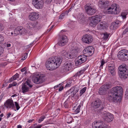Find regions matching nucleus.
Masks as SVG:
<instances>
[{
    "instance_id": "obj_1",
    "label": "nucleus",
    "mask_w": 128,
    "mask_h": 128,
    "mask_svg": "<svg viewBox=\"0 0 128 128\" xmlns=\"http://www.w3.org/2000/svg\"><path fill=\"white\" fill-rule=\"evenodd\" d=\"M98 4L100 8L104 9L106 12L108 14H117L120 11V8L116 3H113L110 6H109L108 1H100Z\"/></svg>"
},
{
    "instance_id": "obj_2",
    "label": "nucleus",
    "mask_w": 128,
    "mask_h": 128,
    "mask_svg": "<svg viewBox=\"0 0 128 128\" xmlns=\"http://www.w3.org/2000/svg\"><path fill=\"white\" fill-rule=\"evenodd\" d=\"M62 61V57L52 56L48 58L46 63V66L47 70H53L58 68Z\"/></svg>"
},
{
    "instance_id": "obj_3",
    "label": "nucleus",
    "mask_w": 128,
    "mask_h": 128,
    "mask_svg": "<svg viewBox=\"0 0 128 128\" xmlns=\"http://www.w3.org/2000/svg\"><path fill=\"white\" fill-rule=\"evenodd\" d=\"M123 91L122 88L120 86L114 87L109 94L108 98L114 102H120Z\"/></svg>"
},
{
    "instance_id": "obj_4",
    "label": "nucleus",
    "mask_w": 128,
    "mask_h": 128,
    "mask_svg": "<svg viewBox=\"0 0 128 128\" xmlns=\"http://www.w3.org/2000/svg\"><path fill=\"white\" fill-rule=\"evenodd\" d=\"M112 86V84L110 82L106 83L100 88L98 93L100 95H105L107 94L108 90L111 88Z\"/></svg>"
},
{
    "instance_id": "obj_5",
    "label": "nucleus",
    "mask_w": 128,
    "mask_h": 128,
    "mask_svg": "<svg viewBox=\"0 0 128 128\" xmlns=\"http://www.w3.org/2000/svg\"><path fill=\"white\" fill-rule=\"evenodd\" d=\"M102 18V16L99 15L92 16L90 19V25L92 26H95L99 22L101 21Z\"/></svg>"
},
{
    "instance_id": "obj_6",
    "label": "nucleus",
    "mask_w": 128,
    "mask_h": 128,
    "mask_svg": "<svg viewBox=\"0 0 128 128\" xmlns=\"http://www.w3.org/2000/svg\"><path fill=\"white\" fill-rule=\"evenodd\" d=\"M85 9L87 13L90 15L94 14L96 12V10L92 6L87 4L85 6Z\"/></svg>"
},
{
    "instance_id": "obj_7",
    "label": "nucleus",
    "mask_w": 128,
    "mask_h": 128,
    "mask_svg": "<svg viewBox=\"0 0 128 128\" xmlns=\"http://www.w3.org/2000/svg\"><path fill=\"white\" fill-rule=\"evenodd\" d=\"M38 22H28L26 24L27 27L30 30H34L38 29Z\"/></svg>"
},
{
    "instance_id": "obj_8",
    "label": "nucleus",
    "mask_w": 128,
    "mask_h": 128,
    "mask_svg": "<svg viewBox=\"0 0 128 128\" xmlns=\"http://www.w3.org/2000/svg\"><path fill=\"white\" fill-rule=\"evenodd\" d=\"M32 4L38 9H42L44 6V3L42 0H32Z\"/></svg>"
},
{
    "instance_id": "obj_9",
    "label": "nucleus",
    "mask_w": 128,
    "mask_h": 128,
    "mask_svg": "<svg viewBox=\"0 0 128 128\" xmlns=\"http://www.w3.org/2000/svg\"><path fill=\"white\" fill-rule=\"evenodd\" d=\"M82 40L84 43L89 44L93 41L94 38L92 36L86 34L83 35Z\"/></svg>"
},
{
    "instance_id": "obj_10",
    "label": "nucleus",
    "mask_w": 128,
    "mask_h": 128,
    "mask_svg": "<svg viewBox=\"0 0 128 128\" xmlns=\"http://www.w3.org/2000/svg\"><path fill=\"white\" fill-rule=\"evenodd\" d=\"M44 77L41 74H37L33 78L32 81L34 83L37 84L42 83L44 81Z\"/></svg>"
},
{
    "instance_id": "obj_11",
    "label": "nucleus",
    "mask_w": 128,
    "mask_h": 128,
    "mask_svg": "<svg viewBox=\"0 0 128 128\" xmlns=\"http://www.w3.org/2000/svg\"><path fill=\"white\" fill-rule=\"evenodd\" d=\"M27 85L30 88H32V85L30 82L29 80H28L22 86V91L23 93H24L29 91V88Z\"/></svg>"
},
{
    "instance_id": "obj_12",
    "label": "nucleus",
    "mask_w": 128,
    "mask_h": 128,
    "mask_svg": "<svg viewBox=\"0 0 128 128\" xmlns=\"http://www.w3.org/2000/svg\"><path fill=\"white\" fill-rule=\"evenodd\" d=\"M94 48L92 46H88L83 51L84 54H89L90 56L92 55L94 52Z\"/></svg>"
},
{
    "instance_id": "obj_13",
    "label": "nucleus",
    "mask_w": 128,
    "mask_h": 128,
    "mask_svg": "<svg viewBox=\"0 0 128 128\" xmlns=\"http://www.w3.org/2000/svg\"><path fill=\"white\" fill-rule=\"evenodd\" d=\"M103 117L104 120L108 122H110L113 120V115L109 112L104 114L103 115Z\"/></svg>"
},
{
    "instance_id": "obj_14",
    "label": "nucleus",
    "mask_w": 128,
    "mask_h": 128,
    "mask_svg": "<svg viewBox=\"0 0 128 128\" xmlns=\"http://www.w3.org/2000/svg\"><path fill=\"white\" fill-rule=\"evenodd\" d=\"M39 17L38 14L36 12L30 13L28 16V18L30 21H33L37 20Z\"/></svg>"
},
{
    "instance_id": "obj_15",
    "label": "nucleus",
    "mask_w": 128,
    "mask_h": 128,
    "mask_svg": "<svg viewBox=\"0 0 128 128\" xmlns=\"http://www.w3.org/2000/svg\"><path fill=\"white\" fill-rule=\"evenodd\" d=\"M68 39L67 36L65 35H63L62 36L61 39L58 44L60 46H64L68 42Z\"/></svg>"
},
{
    "instance_id": "obj_16",
    "label": "nucleus",
    "mask_w": 128,
    "mask_h": 128,
    "mask_svg": "<svg viewBox=\"0 0 128 128\" xmlns=\"http://www.w3.org/2000/svg\"><path fill=\"white\" fill-rule=\"evenodd\" d=\"M5 105L7 108L14 109L15 108L13 102L11 99H8L6 101Z\"/></svg>"
},
{
    "instance_id": "obj_17",
    "label": "nucleus",
    "mask_w": 128,
    "mask_h": 128,
    "mask_svg": "<svg viewBox=\"0 0 128 128\" xmlns=\"http://www.w3.org/2000/svg\"><path fill=\"white\" fill-rule=\"evenodd\" d=\"M72 64L70 62H66L64 64L62 69L64 72H66L67 71L69 70L71 67Z\"/></svg>"
},
{
    "instance_id": "obj_18",
    "label": "nucleus",
    "mask_w": 128,
    "mask_h": 128,
    "mask_svg": "<svg viewBox=\"0 0 128 128\" xmlns=\"http://www.w3.org/2000/svg\"><path fill=\"white\" fill-rule=\"evenodd\" d=\"M93 128H107L106 127L102 126V122L96 121L92 124Z\"/></svg>"
},
{
    "instance_id": "obj_19",
    "label": "nucleus",
    "mask_w": 128,
    "mask_h": 128,
    "mask_svg": "<svg viewBox=\"0 0 128 128\" xmlns=\"http://www.w3.org/2000/svg\"><path fill=\"white\" fill-rule=\"evenodd\" d=\"M119 70L118 72H120L121 74L122 72H128V67L127 66L123 64L120 66L118 68Z\"/></svg>"
},
{
    "instance_id": "obj_20",
    "label": "nucleus",
    "mask_w": 128,
    "mask_h": 128,
    "mask_svg": "<svg viewBox=\"0 0 128 128\" xmlns=\"http://www.w3.org/2000/svg\"><path fill=\"white\" fill-rule=\"evenodd\" d=\"M80 52V50L77 47L75 46V48H72L71 52L70 53L69 56H72L77 55Z\"/></svg>"
},
{
    "instance_id": "obj_21",
    "label": "nucleus",
    "mask_w": 128,
    "mask_h": 128,
    "mask_svg": "<svg viewBox=\"0 0 128 128\" xmlns=\"http://www.w3.org/2000/svg\"><path fill=\"white\" fill-rule=\"evenodd\" d=\"M101 102L100 100H96L94 102L93 107L94 108H99L100 110H102L104 107L103 106L101 107Z\"/></svg>"
},
{
    "instance_id": "obj_22",
    "label": "nucleus",
    "mask_w": 128,
    "mask_h": 128,
    "mask_svg": "<svg viewBox=\"0 0 128 128\" xmlns=\"http://www.w3.org/2000/svg\"><path fill=\"white\" fill-rule=\"evenodd\" d=\"M24 29L22 26H18L14 30V36H16L20 33H24L23 31Z\"/></svg>"
},
{
    "instance_id": "obj_23",
    "label": "nucleus",
    "mask_w": 128,
    "mask_h": 128,
    "mask_svg": "<svg viewBox=\"0 0 128 128\" xmlns=\"http://www.w3.org/2000/svg\"><path fill=\"white\" fill-rule=\"evenodd\" d=\"M86 60V57H83L78 60H76L75 61V65L76 66H78L85 62Z\"/></svg>"
},
{
    "instance_id": "obj_24",
    "label": "nucleus",
    "mask_w": 128,
    "mask_h": 128,
    "mask_svg": "<svg viewBox=\"0 0 128 128\" xmlns=\"http://www.w3.org/2000/svg\"><path fill=\"white\" fill-rule=\"evenodd\" d=\"M118 56H128V50H121L118 52Z\"/></svg>"
},
{
    "instance_id": "obj_25",
    "label": "nucleus",
    "mask_w": 128,
    "mask_h": 128,
    "mask_svg": "<svg viewBox=\"0 0 128 128\" xmlns=\"http://www.w3.org/2000/svg\"><path fill=\"white\" fill-rule=\"evenodd\" d=\"M79 90L78 87H73L70 90L71 92L72 96L73 97L76 93Z\"/></svg>"
},
{
    "instance_id": "obj_26",
    "label": "nucleus",
    "mask_w": 128,
    "mask_h": 128,
    "mask_svg": "<svg viewBox=\"0 0 128 128\" xmlns=\"http://www.w3.org/2000/svg\"><path fill=\"white\" fill-rule=\"evenodd\" d=\"M120 78L122 79H125L128 76V72H122L121 74L120 72H118Z\"/></svg>"
},
{
    "instance_id": "obj_27",
    "label": "nucleus",
    "mask_w": 128,
    "mask_h": 128,
    "mask_svg": "<svg viewBox=\"0 0 128 128\" xmlns=\"http://www.w3.org/2000/svg\"><path fill=\"white\" fill-rule=\"evenodd\" d=\"M98 26L100 27V29H104L106 28L107 25L105 22H101L100 23Z\"/></svg>"
},
{
    "instance_id": "obj_28",
    "label": "nucleus",
    "mask_w": 128,
    "mask_h": 128,
    "mask_svg": "<svg viewBox=\"0 0 128 128\" xmlns=\"http://www.w3.org/2000/svg\"><path fill=\"white\" fill-rule=\"evenodd\" d=\"M69 54L66 51L62 50L60 52H59V55L62 56H69Z\"/></svg>"
},
{
    "instance_id": "obj_29",
    "label": "nucleus",
    "mask_w": 128,
    "mask_h": 128,
    "mask_svg": "<svg viewBox=\"0 0 128 128\" xmlns=\"http://www.w3.org/2000/svg\"><path fill=\"white\" fill-rule=\"evenodd\" d=\"M19 76L18 74L16 73L15 75L13 76L10 79L9 81L10 82L12 81L13 80H16Z\"/></svg>"
},
{
    "instance_id": "obj_30",
    "label": "nucleus",
    "mask_w": 128,
    "mask_h": 128,
    "mask_svg": "<svg viewBox=\"0 0 128 128\" xmlns=\"http://www.w3.org/2000/svg\"><path fill=\"white\" fill-rule=\"evenodd\" d=\"M118 58L122 61H127L128 60V56H119Z\"/></svg>"
},
{
    "instance_id": "obj_31",
    "label": "nucleus",
    "mask_w": 128,
    "mask_h": 128,
    "mask_svg": "<svg viewBox=\"0 0 128 128\" xmlns=\"http://www.w3.org/2000/svg\"><path fill=\"white\" fill-rule=\"evenodd\" d=\"M70 102L68 99H67L64 104V106L66 108H68Z\"/></svg>"
},
{
    "instance_id": "obj_32",
    "label": "nucleus",
    "mask_w": 128,
    "mask_h": 128,
    "mask_svg": "<svg viewBox=\"0 0 128 128\" xmlns=\"http://www.w3.org/2000/svg\"><path fill=\"white\" fill-rule=\"evenodd\" d=\"M128 14V12L124 11L122 12L121 15L123 18H125L126 17V16Z\"/></svg>"
},
{
    "instance_id": "obj_33",
    "label": "nucleus",
    "mask_w": 128,
    "mask_h": 128,
    "mask_svg": "<svg viewBox=\"0 0 128 128\" xmlns=\"http://www.w3.org/2000/svg\"><path fill=\"white\" fill-rule=\"evenodd\" d=\"M104 36L102 38L103 40H106L108 38L109 34L107 33L106 32L104 33L103 34Z\"/></svg>"
},
{
    "instance_id": "obj_34",
    "label": "nucleus",
    "mask_w": 128,
    "mask_h": 128,
    "mask_svg": "<svg viewBox=\"0 0 128 128\" xmlns=\"http://www.w3.org/2000/svg\"><path fill=\"white\" fill-rule=\"evenodd\" d=\"M107 61H106L105 60H104V59H102L101 61V64L100 66V68H103V66L104 64L107 62Z\"/></svg>"
},
{
    "instance_id": "obj_35",
    "label": "nucleus",
    "mask_w": 128,
    "mask_h": 128,
    "mask_svg": "<svg viewBox=\"0 0 128 128\" xmlns=\"http://www.w3.org/2000/svg\"><path fill=\"white\" fill-rule=\"evenodd\" d=\"M86 88L84 87L80 91V96H81L86 91Z\"/></svg>"
},
{
    "instance_id": "obj_36",
    "label": "nucleus",
    "mask_w": 128,
    "mask_h": 128,
    "mask_svg": "<svg viewBox=\"0 0 128 128\" xmlns=\"http://www.w3.org/2000/svg\"><path fill=\"white\" fill-rule=\"evenodd\" d=\"M114 68H108V70L110 72L111 74H112L113 73H114Z\"/></svg>"
},
{
    "instance_id": "obj_37",
    "label": "nucleus",
    "mask_w": 128,
    "mask_h": 128,
    "mask_svg": "<svg viewBox=\"0 0 128 128\" xmlns=\"http://www.w3.org/2000/svg\"><path fill=\"white\" fill-rule=\"evenodd\" d=\"M45 117L44 116H43L40 117L38 120V122L39 123H40L45 118Z\"/></svg>"
},
{
    "instance_id": "obj_38",
    "label": "nucleus",
    "mask_w": 128,
    "mask_h": 128,
    "mask_svg": "<svg viewBox=\"0 0 128 128\" xmlns=\"http://www.w3.org/2000/svg\"><path fill=\"white\" fill-rule=\"evenodd\" d=\"M81 107V106L79 105L77 109L74 111L75 114H77L80 112V108Z\"/></svg>"
},
{
    "instance_id": "obj_39",
    "label": "nucleus",
    "mask_w": 128,
    "mask_h": 128,
    "mask_svg": "<svg viewBox=\"0 0 128 128\" xmlns=\"http://www.w3.org/2000/svg\"><path fill=\"white\" fill-rule=\"evenodd\" d=\"M4 40V38L3 36L0 34V44L2 43Z\"/></svg>"
},
{
    "instance_id": "obj_40",
    "label": "nucleus",
    "mask_w": 128,
    "mask_h": 128,
    "mask_svg": "<svg viewBox=\"0 0 128 128\" xmlns=\"http://www.w3.org/2000/svg\"><path fill=\"white\" fill-rule=\"evenodd\" d=\"M15 104L16 107V110H18L20 108V107L19 106V104L16 102H15Z\"/></svg>"
},
{
    "instance_id": "obj_41",
    "label": "nucleus",
    "mask_w": 128,
    "mask_h": 128,
    "mask_svg": "<svg viewBox=\"0 0 128 128\" xmlns=\"http://www.w3.org/2000/svg\"><path fill=\"white\" fill-rule=\"evenodd\" d=\"M84 71L85 70H81L80 72H78L77 73V75H78V76H80L81 74L83 73Z\"/></svg>"
},
{
    "instance_id": "obj_42",
    "label": "nucleus",
    "mask_w": 128,
    "mask_h": 128,
    "mask_svg": "<svg viewBox=\"0 0 128 128\" xmlns=\"http://www.w3.org/2000/svg\"><path fill=\"white\" fill-rule=\"evenodd\" d=\"M108 68H114V63H113L112 64H109L108 65Z\"/></svg>"
},
{
    "instance_id": "obj_43",
    "label": "nucleus",
    "mask_w": 128,
    "mask_h": 128,
    "mask_svg": "<svg viewBox=\"0 0 128 128\" xmlns=\"http://www.w3.org/2000/svg\"><path fill=\"white\" fill-rule=\"evenodd\" d=\"M7 65L6 63H0V67H4Z\"/></svg>"
},
{
    "instance_id": "obj_44",
    "label": "nucleus",
    "mask_w": 128,
    "mask_h": 128,
    "mask_svg": "<svg viewBox=\"0 0 128 128\" xmlns=\"http://www.w3.org/2000/svg\"><path fill=\"white\" fill-rule=\"evenodd\" d=\"M125 97L127 99H128V89H127L125 94Z\"/></svg>"
},
{
    "instance_id": "obj_45",
    "label": "nucleus",
    "mask_w": 128,
    "mask_h": 128,
    "mask_svg": "<svg viewBox=\"0 0 128 128\" xmlns=\"http://www.w3.org/2000/svg\"><path fill=\"white\" fill-rule=\"evenodd\" d=\"M128 32V28H126L123 32L122 33L123 34H124Z\"/></svg>"
},
{
    "instance_id": "obj_46",
    "label": "nucleus",
    "mask_w": 128,
    "mask_h": 128,
    "mask_svg": "<svg viewBox=\"0 0 128 128\" xmlns=\"http://www.w3.org/2000/svg\"><path fill=\"white\" fill-rule=\"evenodd\" d=\"M4 26L2 24H0V31H2L4 29Z\"/></svg>"
},
{
    "instance_id": "obj_47",
    "label": "nucleus",
    "mask_w": 128,
    "mask_h": 128,
    "mask_svg": "<svg viewBox=\"0 0 128 128\" xmlns=\"http://www.w3.org/2000/svg\"><path fill=\"white\" fill-rule=\"evenodd\" d=\"M116 22H115L114 23H112V27L113 29H114L116 28L115 27V25H116Z\"/></svg>"
},
{
    "instance_id": "obj_48",
    "label": "nucleus",
    "mask_w": 128,
    "mask_h": 128,
    "mask_svg": "<svg viewBox=\"0 0 128 128\" xmlns=\"http://www.w3.org/2000/svg\"><path fill=\"white\" fill-rule=\"evenodd\" d=\"M3 51V49L2 47L0 46V56L1 55V54H2Z\"/></svg>"
},
{
    "instance_id": "obj_49",
    "label": "nucleus",
    "mask_w": 128,
    "mask_h": 128,
    "mask_svg": "<svg viewBox=\"0 0 128 128\" xmlns=\"http://www.w3.org/2000/svg\"><path fill=\"white\" fill-rule=\"evenodd\" d=\"M52 1V0H46V2L48 4H50Z\"/></svg>"
},
{
    "instance_id": "obj_50",
    "label": "nucleus",
    "mask_w": 128,
    "mask_h": 128,
    "mask_svg": "<svg viewBox=\"0 0 128 128\" xmlns=\"http://www.w3.org/2000/svg\"><path fill=\"white\" fill-rule=\"evenodd\" d=\"M17 83L14 82L12 84V86H16L17 85Z\"/></svg>"
},
{
    "instance_id": "obj_51",
    "label": "nucleus",
    "mask_w": 128,
    "mask_h": 128,
    "mask_svg": "<svg viewBox=\"0 0 128 128\" xmlns=\"http://www.w3.org/2000/svg\"><path fill=\"white\" fill-rule=\"evenodd\" d=\"M42 126V125L37 126L36 127H35L34 128H41ZM32 126L33 127V126Z\"/></svg>"
},
{
    "instance_id": "obj_52",
    "label": "nucleus",
    "mask_w": 128,
    "mask_h": 128,
    "mask_svg": "<svg viewBox=\"0 0 128 128\" xmlns=\"http://www.w3.org/2000/svg\"><path fill=\"white\" fill-rule=\"evenodd\" d=\"M26 67H24V68H22L20 70V71L22 72H23L24 71L26 70Z\"/></svg>"
},
{
    "instance_id": "obj_53",
    "label": "nucleus",
    "mask_w": 128,
    "mask_h": 128,
    "mask_svg": "<svg viewBox=\"0 0 128 128\" xmlns=\"http://www.w3.org/2000/svg\"><path fill=\"white\" fill-rule=\"evenodd\" d=\"M4 96V94H2L0 96V102Z\"/></svg>"
},
{
    "instance_id": "obj_54",
    "label": "nucleus",
    "mask_w": 128,
    "mask_h": 128,
    "mask_svg": "<svg viewBox=\"0 0 128 128\" xmlns=\"http://www.w3.org/2000/svg\"><path fill=\"white\" fill-rule=\"evenodd\" d=\"M64 16L62 14H61L60 16V17H59V19H62Z\"/></svg>"
},
{
    "instance_id": "obj_55",
    "label": "nucleus",
    "mask_w": 128,
    "mask_h": 128,
    "mask_svg": "<svg viewBox=\"0 0 128 128\" xmlns=\"http://www.w3.org/2000/svg\"><path fill=\"white\" fill-rule=\"evenodd\" d=\"M11 114L10 113H9L7 115V118H8L10 117V116L11 115Z\"/></svg>"
},
{
    "instance_id": "obj_56",
    "label": "nucleus",
    "mask_w": 128,
    "mask_h": 128,
    "mask_svg": "<svg viewBox=\"0 0 128 128\" xmlns=\"http://www.w3.org/2000/svg\"><path fill=\"white\" fill-rule=\"evenodd\" d=\"M63 88V86H61V87H60L58 90L60 91H61Z\"/></svg>"
},
{
    "instance_id": "obj_57",
    "label": "nucleus",
    "mask_w": 128,
    "mask_h": 128,
    "mask_svg": "<svg viewBox=\"0 0 128 128\" xmlns=\"http://www.w3.org/2000/svg\"><path fill=\"white\" fill-rule=\"evenodd\" d=\"M27 58V56H24L23 58L21 59V60H24Z\"/></svg>"
},
{
    "instance_id": "obj_58",
    "label": "nucleus",
    "mask_w": 128,
    "mask_h": 128,
    "mask_svg": "<svg viewBox=\"0 0 128 128\" xmlns=\"http://www.w3.org/2000/svg\"><path fill=\"white\" fill-rule=\"evenodd\" d=\"M30 51H28V52L25 53L24 54V56H27L28 55V53Z\"/></svg>"
},
{
    "instance_id": "obj_59",
    "label": "nucleus",
    "mask_w": 128,
    "mask_h": 128,
    "mask_svg": "<svg viewBox=\"0 0 128 128\" xmlns=\"http://www.w3.org/2000/svg\"><path fill=\"white\" fill-rule=\"evenodd\" d=\"M70 85H71V84H66V86L67 87H69V86H70Z\"/></svg>"
},
{
    "instance_id": "obj_60",
    "label": "nucleus",
    "mask_w": 128,
    "mask_h": 128,
    "mask_svg": "<svg viewBox=\"0 0 128 128\" xmlns=\"http://www.w3.org/2000/svg\"><path fill=\"white\" fill-rule=\"evenodd\" d=\"M11 46V44L10 43H7L6 44V46L7 47H10Z\"/></svg>"
},
{
    "instance_id": "obj_61",
    "label": "nucleus",
    "mask_w": 128,
    "mask_h": 128,
    "mask_svg": "<svg viewBox=\"0 0 128 128\" xmlns=\"http://www.w3.org/2000/svg\"><path fill=\"white\" fill-rule=\"evenodd\" d=\"M12 84H9L8 87V88H10L12 86Z\"/></svg>"
},
{
    "instance_id": "obj_62",
    "label": "nucleus",
    "mask_w": 128,
    "mask_h": 128,
    "mask_svg": "<svg viewBox=\"0 0 128 128\" xmlns=\"http://www.w3.org/2000/svg\"><path fill=\"white\" fill-rule=\"evenodd\" d=\"M60 84L58 85H56V86H55L54 87V89H55L56 88L58 87L59 86H60Z\"/></svg>"
},
{
    "instance_id": "obj_63",
    "label": "nucleus",
    "mask_w": 128,
    "mask_h": 128,
    "mask_svg": "<svg viewBox=\"0 0 128 128\" xmlns=\"http://www.w3.org/2000/svg\"><path fill=\"white\" fill-rule=\"evenodd\" d=\"M52 29V28L50 27L49 29L47 31V32H49Z\"/></svg>"
},
{
    "instance_id": "obj_64",
    "label": "nucleus",
    "mask_w": 128,
    "mask_h": 128,
    "mask_svg": "<svg viewBox=\"0 0 128 128\" xmlns=\"http://www.w3.org/2000/svg\"><path fill=\"white\" fill-rule=\"evenodd\" d=\"M34 120H30L28 121V123H30L31 122H32Z\"/></svg>"
}]
</instances>
